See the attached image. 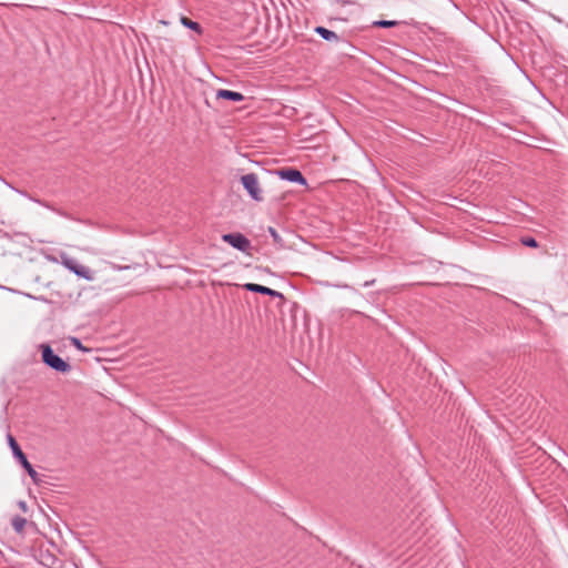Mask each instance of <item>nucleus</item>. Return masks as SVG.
Segmentation results:
<instances>
[{
	"mask_svg": "<svg viewBox=\"0 0 568 568\" xmlns=\"http://www.w3.org/2000/svg\"><path fill=\"white\" fill-rule=\"evenodd\" d=\"M41 348V356L42 362L50 367L51 369L59 372V373H69L71 371V365L65 362L63 358H61L59 355H57L52 347L48 344H42L40 346Z\"/></svg>",
	"mask_w": 568,
	"mask_h": 568,
	"instance_id": "nucleus-1",
	"label": "nucleus"
},
{
	"mask_svg": "<svg viewBox=\"0 0 568 568\" xmlns=\"http://www.w3.org/2000/svg\"><path fill=\"white\" fill-rule=\"evenodd\" d=\"M8 444L11 448V452L13 456L18 459L20 465L27 470L28 475L31 477L34 484H38L40 481L39 474L36 471V469L32 467V465L29 463L27 456L21 450L19 444L17 443L16 438L11 435H7Z\"/></svg>",
	"mask_w": 568,
	"mask_h": 568,
	"instance_id": "nucleus-2",
	"label": "nucleus"
},
{
	"mask_svg": "<svg viewBox=\"0 0 568 568\" xmlns=\"http://www.w3.org/2000/svg\"><path fill=\"white\" fill-rule=\"evenodd\" d=\"M241 182L243 187L246 190L248 195L256 202H262L264 200L262 190L260 189L258 180L256 174L248 173L241 178Z\"/></svg>",
	"mask_w": 568,
	"mask_h": 568,
	"instance_id": "nucleus-3",
	"label": "nucleus"
},
{
	"mask_svg": "<svg viewBox=\"0 0 568 568\" xmlns=\"http://www.w3.org/2000/svg\"><path fill=\"white\" fill-rule=\"evenodd\" d=\"M222 241L241 252H247L251 248L250 240L242 233L223 234Z\"/></svg>",
	"mask_w": 568,
	"mask_h": 568,
	"instance_id": "nucleus-4",
	"label": "nucleus"
},
{
	"mask_svg": "<svg viewBox=\"0 0 568 568\" xmlns=\"http://www.w3.org/2000/svg\"><path fill=\"white\" fill-rule=\"evenodd\" d=\"M276 174L285 181L297 183L300 185H306L307 180L304 178L302 172L297 169L287 168V169H281L276 171Z\"/></svg>",
	"mask_w": 568,
	"mask_h": 568,
	"instance_id": "nucleus-5",
	"label": "nucleus"
},
{
	"mask_svg": "<svg viewBox=\"0 0 568 568\" xmlns=\"http://www.w3.org/2000/svg\"><path fill=\"white\" fill-rule=\"evenodd\" d=\"M243 288L248 291V292L260 293V294H263V295H268L271 297L284 300V295L281 292L272 290V288H270L267 286L260 285V284L246 283V284L243 285Z\"/></svg>",
	"mask_w": 568,
	"mask_h": 568,
	"instance_id": "nucleus-6",
	"label": "nucleus"
},
{
	"mask_svg": "<svg viewBox=\"0 0 568 568\" xmlns=\"http://www.w3.org/2000/svg\"><path fill=\"white\" fill-rule=\"evenodd\" d=\"M216 99H224L233 102H242L244 100V95L241 92L220 89L216 91Z\"/></svg>",
	"mask_w": 568,
	"mask_h": 568,
	"instance_id": "nucleus-7",
	"label": "nucleus"
},
{
	"mask_svg": "<svg viewBox=\"0 0 568 568\" xmlns=\"http://www.w3.org/2000/svg\"><path fill=\"white\" fill-rule=\"evenodd\" d=\"M314 31L321 38L329 42H339L342 40V38L337 33L321 26L316 27Z\"/></svg>",
	"mask_w": 568,
	"mask_h": 568,
	"instance_id": "nucleus-8",
	"label": "nucleus"
},
{
	"mask_svg": "<svg viewBox=\"0 0 568 568\" xmlns=\"http://www.w3.org/2000/svg\"><path fill=\"white\" fill-rule=\"evenodd\" d=\"M72 273H74L77 276L82 277L87 281L94 280V272H92L89 267H87L80 263H77Z\"/></svg>",
	"mask_w": 568,
	"mask_h": 568,
	"instance_id": "nucleus-9",
	"label": "nucleus"
},
{
	"mask_svg": "<svg viewBox=\"0 0 568 568\" xmlns=\"http://www.w3.org/2000/svg\"><path fill=\"white\" fill-rule=\"evenodd\" d=\"M27 523H28L27 519L19 515L12 517V519H11V526H12L13 530L19 535H21L23 532Z\"/></svg>",
	"mask_w": 568,
	"mask_h": 568,
	"instance_id": "nucleus-10",
	"label": "nucleus"
},
{
	"mask_svg": "<svg viewBox=\"0 0 568 568\" xmlns=\"http://www.w3.org/2000/svg\"><path fill=\"white\" fill-rule=\"evenodd\" d=\"M180 22L187 29H191L193 31H195L196 33L201 34L203 32V29L201 27L200 23L182 16L181 19H180Z\"/></svg>",
	"mask_w": 568,
	"mask_h": 568,
	"instance_id": "nucleus-11",
	"label": "nucleus"
},
{
	"mask_svg": "<svg viewBox=\"0 0 568 568\" xmlns=\"http://www.w3.org/2000/svg\"><path fill=\"white\" fill-rule=\"evenodd\" d=\"M267 231H268L270 235L272 236V239H273L274 243H275L280 248L284 247L283 239H282V237H281V235L277 233V231H276L274 227H272V226H270Z\"/></svg>",
	"mask_w": 568,
	"mask_h": 568,
	"instance_id": "nucleus-12",
	"label": "nucleus"
},
{
	"mask_svg": "<svg viewBox=\"0 0 568 568\" xmlns=\"http://www.w3.org/2000/svg\"><path fill=\"white\" fill-rule=\"evenodd\" d=\"M62 265L69 270L70 272H72L78 263L77 260L72 258V257H69V256H62V261H61Z\"/></svg>",
	"mask_w": 568,
	"mask_h": 568,
	"instance_id": "nucleus-13",
	"label": "nucleus"
},
{
	"mask_svg": "<svg viewBox=\"0 0 568 568\" xmlns=\"http://www.w3.org/2000/svg\"><path fill=\"white\" fill-rule=\"evenodd\" d=\"M397 21L394 20H377L373 22V27L377 28H392L397 26Z\"/></svg>",
	"mask_w": 568,
	"mask_h": 568,
	"instance_id": "nucleus-14",
	"label": "nucleus"
},
{
	"mask_svg": "<svg viewBox=\"0 0 568 568\" xmlns=\"http://www.w3.org/2000/svg\"><path fill=\"white\" fill-rule=\"evenodd\" d=\"M70 343L71 345H73L77 349L83 352V353H87L89 352L90 349L85 346H83V344L81 343V341L78 338V337H70Z\"/></svg>",
	"mask_w": 568,
	"mask_h": 568,
	"instance_id": "nucleus-15",
	"label": "nucleus"
},
{
	"mask_svg": "<svg viewBox=\"0 0 568 568\" xmlns=\"http://www.w3.org/2000/svg\"><path fill=\"white\" fill-rule=\"evenodd\" d=\"M521 243H523V245L528 246V247H537L538 246V242L531 236L523 237Z\"/></svg>",
	"mask_w": 568,
	"mask_h": 568,
	"instance_id": "nucleus-16",
	"label": "nucleus"
},
{
	"mask_svg": "<svg viewBox=\"0 0 568 568\" xmlns=\"http://www.w3.org/2000/svg\"><path fill=\"white\" fill-rule=\"evenodd\" d=\"M18 506H19V508H20L23 513H26V511L28 510V506H27V503H26L24 500H20V501H18Z\"/></svg>",
	"mask_w": 568,
	"mask_h": 568,
	"instance_id": "nucleus-17",
	"label": "nucleus"
},
{
	"mask_svg": "<svg viewBox=\"0 0 568 568\" xmlns=\"http://www.w3.org/2000/svg\"><path fill=\"white\" fill-rule=\"evenodd\" d=\"M374 283H375V280L366 281V282L363 284V286H364V287H368V286L373 285Z\"/></svg>",
	"mask_w": 568,
	"mask_h": 568,
	"instance_id": "nucleus-18",
	"label": "nucleus"
},
{
	"mask_svg": "<svg viewBox=\"0 0 568 568\" xmlns=\"http://www.w3.org/2000/svg\"><path fill=\"white\" fill-rule=\"evenodd\" d=\"M338 3H341L342 6H345V4H347V3H351V1H345V0H343V1H338Z\"/></svg>",
	"mask_w": 568,
	"mask_h": 568,
	"instance_id": "nucleus-19",
	"label": "nucleus"
}]
</instances>
